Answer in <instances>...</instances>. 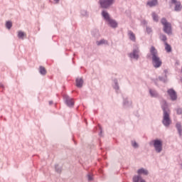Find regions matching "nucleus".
<instances>
[{"label": "nucleus", "mask_w": 182, "mask_h": 182, "mask_svg": "<svg viewBox=\"0 0 182 182\" xmlns=\"http://www.w3.org/2000/svg\"><path fill=\"white\" fill-rule=\"evenodd\" d=\"M150 53L154 68H155L156 69L160 68L163 62H161V59H160V57H159V53H157V50L156 49V48H154V46L151 47Z\"/></svg>", "instance_id": "obj_1"}, {"label": "nucleus", "mask_w": 182, "mask_h": 182, "mask_svg": "<svg viewBox=\"0 0 182 182\" xmlns=\"http://www.w3.org/2000/svg\"><path fill=\"white\" fill-rule=\"evenodd\" d=\"M150 146H153L156 153L163 151V141L161 139H154L149 142Z\"/></svg>", "instance_id": "obj_2"}, {"label": "nucleus", "mask_w": 182, "mask_h": 182, "mask_svg": "<svg viewBox=\"0 0 182 182\" xmlns=\"http://www.w3.org/2000/svg\"><path fill=\"white\" fill-rule=\"evenodd\" d=\"M161 22L164 25V32L168 35H171V23L167 22L166 18H163Z\"/></svg>", "instance_id": "obj_3"}, {"label": "nucleus", "mask_w": 182, "mask_h": 182, "mask_svg": "<svg viewBox=\"0 0 182 182\" xmlns=\"http://www.w3.org/2000/svg\"><path fill=\"white\" fill-rule=\"evenodd\" d=\"M99 4L103 9H107L110 8L113 4H114V0H100Z\"/></svg>", "instance_id": "obj_4"}, {"label": "nucleus", "mask_w": 182, "mask_h": 182, "mask_svg": "<svg viewBox=\"0 0 182 182\" xmlns=\"http://www.w3.org/2000/svg\"><path fill=\"white\" fill-rule=\"evenodd\" d=\"M63 99L68 107H73V106H75V102L73 101V98L69 97V95H64Z\"/></svg>", "instance_id": "obj_5"}, {"label": "nucleus", "mask_w": 182, "mask_h": 182, "mask_svg": "<svg viewBox=\"0 0 182 182\" xmlns=\"http://www.w3.org/2000/svg\"><path fill=\"white\" fill-rule=\"evenodd\" d=\"M167 93L173 102L177 100V92L173 88L168 90Z\"/></svg>", "instance_id": "obj_6"}, {"label": "nucleus", "mask_w": 182, "mask_h": 182, "mask_svg": "<svg viewBox=\"0 0 182 182\" xmlns=\"http://www.w3.org/2000/svg\"><path fill=\"white\" fill-rule=\"evenodd\" d=\"M140 52V50H139V47H136V48H134L133 50L132 53H130L129 54V58H131V59H136V60H137L139 59V53Z\"/></svg>", "instance_id": "obj_7"}, {"label": "nucleus", "mask_w": 182, "mask_h": 182, "mask_svg": "<svg viewBox=\"0 0 182 182\" xmlns=\"http://www.w3.org/2000/svg\"><path fill=\"white\" fill-rule=\"evenodd\" d=\"M163 124L165 127H168L171 124V119H170V115L165 114L162 121Z\"/></svg>", "instance_id": "obj_8"}, {"label": "nucleus", "mask_w": 182, "mask_h": 182, "mask_svg": "<svg viewBox=\"0 0 182 182\" xmlns=\"http://www.w3.org/2000/svg\"><path fill=\"white\" fill-rule=\"evenodd\" d=\"M158 4L159 1L157 0H150L147 1L146 5L150 8H153V6H156Z\"/></svg>", "instance_id": "obj_9"}, {"label": "nucleus", "mask_w": 182, "mask_h": 182, "mask_svg": "<svg viewBox=\"0 0 182 182\" xmlns=\"http://www.w3.org/2000/svg\"><path fill=\"white\" fill-rule=\"evenodd\" d=\"M161 108L164 110V114H168V112H167V102L166 100L161 102Z\"/></svg>", "instance_id": "obj_10"}, {"label": "nucleus", "mask_w": 182, "mask_h": 182, "mask_svg": "<svg viewBox=\"0 0 182 182\" xmlns=\"http://www.w3.org/2000/svg\"><path fill=\"white\" fill-rule=\"evenodd\" d=\"M176 127L177 129L178 133L180 136V137H181L182 136V126H181V122H177L176 124Z\"/></svg>", "instance_id": "obj_11"}, {"label": "nucleus", "mask_w": 182, "mask_h": 182, "mask_svg": "<svg viewBox=\"0 0 182 182\" xmlns=\"http://www.w3.org/2000/svg\"><path fill=\"white\" fill-rule=\"evenodd\" d=\"M133 182H146V181L140 175H138L133 177Z\"/></svg>", "instance_id": "obj_12"}, {"label": "nucleus", "mask_w": 182, "mask_h": 182, "mask_svg": "<svg viewBox=\"0 0 182 182\" xmlns=\"http://www.w3.org/2000/svg\"><path fill=\"white\" fill-rule=\"evenodd\" d=\"M102 17L107 22L110 19V15L105 10H103L102 12Z\"/></svg>", "instance_id": "obj_13"}, {"label": "nucleus", "mask_w": 182, "mask_h": 182, "mask_svg": "<svg viewBox=\"0 0 182 182\" xmlns=\"http://www.w3.org/2000/svg\"><path fill=\"white\" fill-rule=\"evenodd\" d=\"M107 22L111 28H117V22L116 21L110 18Z\"/></svg>", "instance_id": "obj_14"}, {"label": "nucleus", "mask_w": 182, "mask_h": 182, "mask_svg": "<svg viewBox=\"0 0 182 182\" xmlns=\"http://www.w3.org/2000/svg\"><path fill=\"white\" fill-rule=\"evenodd\" d=\"M128 35L129 36L130 41H132V42H136V35H134V33H133V31H129Z\"/></svg>", "instance_id": "obj_15"}, {"label": "nucleus", "mask_w": 182, "mask_h": 182, "mask_svg": "<svg viewBox=\"0 0 182 182\" xmlns=\"http://www.w3.org/2000/svg\"><path fill=\"white\" fill-rule=\"evenodd\" d=\"M175 9H174V11H176V12H178L180 11H181L182 9V6H181V3L180 1H177L176 4H175Z\"/></svg>", "instance_id": "obj_16"}, {"label": "nucleus", "mask_w": 182, "mask_h": 182, "mask_svg": "<svg viewBox=\"0 0 182 182\" xmlns=\"http://www.w3.org/2000/svg\"><path fill=\"white\" fill-rule=\"evenodd\" d=\"M76 86H77V87H82L83 86V79L77 78L76 79Z\"/></svg>", "instance_id": "obj_17"}, {"label": "nucleus", "mask_w": 182, "mask_h": 182, "mask_svg": "<svg viewBox=\"0 0 182 182\" xmlns=\"http://www.w3.org/2000/svg\"><path fill=\"white\" fill-rule=\"evenodd\" d=\"M138 174H144V176H147V174H149V171L142 168L138 170Z\"/></svg>", "instance_id": "obj_18"}, {"label": "nucleus", "mask_w": 182, "mask_h": 182, "mask_svg": "<svg viewBox=\"0 0 182 182\" xmlns=\"http://www.w3.org/2000/svg\"><path fill=\"white\" fill-rule=\"evenodd\" d=\"M165 50L168 53H170L171 52V46L167 43V42H165Z\"/></svg>", "instance_id": "obj_19"}, {"label": "nucleus", "mask_w": 182, "mask_h": 182, "mask_svg": "<svg viewBox=\"0 0 182 182\" xmlns=\"http://www.w3.org/2000/svg\"><path fill=\"white\" fill-rule=\"evenodd\" d=\"M97 45L100 46V45H107V41L102 39L100 41H97Z\"/></svg>", "instance_id": "obj_20"}, {"label": "nucleus", "mask_w": 182, "mask_h": 182, "mask_svg": "<svg viewBox=\"0 0 182 182\" xmlns=\"http://www.w3.org/2000/svg\"><path fill=\"white\" fill-rule=\"evenodd\" d=\"M159 39L161 41H162L164 43H166V42H167V36H166V35L164 34H161L159 36Z\"/></svg>", "instance_id": "obj_21"}, {"label": "nucleus", "mask_w": 182, "mask_h": 182, "mask_svg": "<svg viewBox=\"0 0 182 182\" xmlns=\"http://www.w3.org/2000/svg\"><path fill=\"white\" fill-rule=\"evenodd\" d=\"M114 89L116 90V92H117V90H119V89H120V87H119V83L117 82V80H114Z\"/></svg>", "instance_id": "obj_22"}, {"label": "nucleus", "mask_w": 182, "mask_h": 182, "mask_svg": "<svg viewBox=\"0 0 182 182\" xmlns=\"http://www.w3.org/2000/svg\"><path fill=\"white\" fill-rule=\"evenodd\" d=\"M149 93L152 97H157V92L154 90H149Z\"/></svg>", "instance_id": "obj_23"}, {"label": "nucleus", "mask_w": 182, "mask_h": 182, "mask_svg": "<svg viewBox=\"0 0 182 182\" xmlns=\"http://www.w3.org/2000/svg\"><path fill=\"white\" fill-rule=\"evenodd\" d=\"M26 36V34H25V33H23V31H18V38H19V39H23V36Z\"/></svg>", "instance_id": "obj_24"}, {"label": "nucleus", "mask_w": 182, "mask_h": 182, "mask_svg": "<svg viewBox=\"0 0 182 182\" xmlns=\"http://www.w3.org/2000/svg\"><path fill=\"white\" fill-rule=\"evenodd\" d=\"M152 18L155 22H159V16H157L155 12L152 13Z\"/></svg>", "instance_id": "obj_25"}, {"label": "nucleus", "mask_w": 182, "mask_h": 182, "mask_svg": "<svg viewBox=\"0 0 182 182\" xmlns=\"http://www.w3.org/2000/svg\"><path fill=\"white\" fill-rule=\"evenodd\" d=\"M40 73L43 75H46V70L43 66H40Z\"/></svg>", "instance_id": "obj_26"}, {"label": "nucleus", "mask_w": 182, "mask_h": 182, "mask_svg": "<svg viewBox=\"0 0 182 182\" xmlns=\"http://www.w3.org/2000/svg\"><path fill=\"white\" fill-rule=\"evenodd\" d=\"M6 27L7 28V29H11V28H12V22L7 21L6 23Z\"/></svg>", "instance_id": "obj_27"}, {"label": "nucleus", "mask_w": 182, "mask_h": 182, "mask_svg": "<svg viewBox=\"0 0 182 182\" xmlns=\"http://www.w3.org/2000/svg\"><path fill=\"white\" fill-rule=\"evenodd\" d=\"M132 105V102H129L127 100H124V106H130Z\"/></svg>", "instance_id": "obj_28"}, {"label": "nucleus", "mask_w": 182, "mask_h": 182, "mask_svg": "<svg viewBox=\"0 0 182 182\" xmlns=\"http://www.w3.org/2000/svg\"><path fill=\"white\" fill-rule=\"evenodd\" d=\"M55 171H57V173H60V171H62V168L59 167V165H55Z\"/></svg>", "instance_id": "obj_29"}, {"label": "nucleus", "mask_w": 182, "mask_h": 182, "mask_svg": "<svg viewBox=\"0 0 182 182\" xmlns=\"http://www.w3.org/2000/svg\"><path fill=\"white\" fill-rule=\"evenodd\" d=\"M81 15H82V16H87V11L85 10H82Z\"/></svg>", "instance_id": "obj_30"}, {"label": "nucleus", "mask_w": 182, "mask_h": 182, "mask_svg": "<svg viewBox=\"0 0 182 182\" xmlns=\"http://www.w3.org/2000/svg\"><path fill=\"white\" fill-rule=\"evenodd\" d=\"M132 144L134 147V149H137V147H139V144H137V142L136 141H132Z\"/></svg>", "instance_id": "obj_31"}, {"label": "nucleus", "mask_w": 182, "mask_h": 182, "mask_svg": "<svg viewBox=\"0 0 182 182\" xmlns=\"http://www.w3.org/2000/svg\"><path fill=\"white\" fill-rule=\"evenodd\" d=\"M177 114H182V109L181 108H178L176 110Z\"/></svg>", "instance_id": "obj_32"}, {"label": "nucleus", "mask_w": 182, "mask_h": 182, "mask_svg": "<svg viewBox=\"0 0 182 182\" xmlns=\"http://www.w3.org/2000/svg\"><path fill=\"white\" fill-rule=\"evenodd\" d=\"M87 177H88V181H92V180H93V178L92 177L91 174H88Z\"/></svg>", "instance_id": "obj_33"}, {"label": "nucleus", "mask_w": 182, "mask_h": 182, "mask_svg": "<svg viewBox=\"0 0 182 182\" xmlns=\"http://www.w3.org/2000/svg\"><path fill=\"white\" fill-rule=\"evenodd\" d=\"M146 32H147V33H151V28L147 27L146 28Z\"/></svg>", "instance_id": "obj_34"}, {"label": "nucleus", "mask_w": 182, "mask_h": 182, "mask_svg": "<svg viewBox=\"0 0 182 182\" xmlns=\"http://www.w3.org/2000/svg\"><path fill=\"white\" fill-rule=\"evenodd\" d=\"M4 87H5V86L4 85V84L0 83V90H1H1H4Z\"/></svg>", "instance_id": "obj_35"}, {"label": "nucleus", "mask_w": 182, "mask_h": 182, "mask_svg": "<svg viewBox=\"0 0 182 182\" xmlns=\"http://www.w3.org/2000/svg\"><path fill=\"white\" fill-rule=\"evenodd\" d=\"M98 127H99V129L100 130V136H101L102 135V127L99 124Z\"/></svg>", "instance_id": "obj_36"}, {"label": "nucleus", "mask_w": 182, "mask_h": 182, "mask_svg": "<svg viewBox=\"0 0 182 182\" xmlns=\"http://www.w3.org/2000/svg\"><path fill=\"white\" fill-rule=\"evenodd\" d=\"M172 4H177V0H171Z\"/></svg>", "instance_id": "obj_37"}, {"label": "nucleus", "mask_w": 182, "mask_h": 182, "mask_svg": "<svg viewBox=\"0 0 182 182\" xmlns=\"http://www.w3.org/2000/svg\"><path fill=\"white\" fill-rule=\"evenodd\" d=\"M59 1H60V0H54V1L55 2V4H59Z\"/></svg>", "instance_id": "obj_38"}, {"label": "nucleus", "mask_w": 182, "mask_h": 182, "mask_svg": "<svg viewBox=\"0 0 182 182\" xmlns=\"http://www.w3.org/2000/svg\"><path fill=\"white\" fill-rule=\"evenodd\" d=\"M53 101H50L49 102V105H53Z\"/></svg>", "instance_id": "obj_39"}, {"label": "nucleus", "mask_w": 182, "mask_h": 182, "mask_svg": "<svg viewBox=\"0 0 182 182\" xmlns=\"http://www.w3.org/2000/svg\"><path fill=\"white\" fill-rule=\"evenodd\" d=\"M159 80H163V77H159Z\"/></svg>", "instance_id": "obj_40"}]
</instances>
